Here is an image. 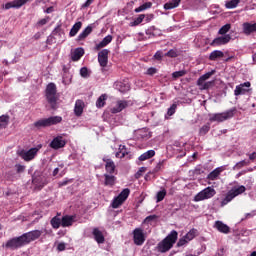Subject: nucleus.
I'll use <instances>...</instances> for the list:
<instances>
[{
    "label": "nucleus",
    "instance_id": "obj_1",
    "mask_svg": "<svg viewBox=\"0 0 256 256\" xmlns=\"http://www.w3.org/2000/svg\"><path fill=\"white\" fill-rule=\"evenodd\" d=\"M177 237H179V234L177 231L172 230L169 235L166 236L165 239H163L158 245L157 250L160 253H167V251H170V249H173V245L177 243Z\"/></svg>",
    "mask_w": 256,
    "mask_h": 256
},
{
    "label": "nucleus",
    "instance_id": "obj_2",
    "mask_svg": "<svg viewBox=\"0 0 256 256\" xmlns=\"http://www.w3.org/2000/svg\"><path fill=\"white\" fill-rule=\"evenodd\" d=\"M237 112L236 108H232L225 112L214 113L209 115V121L216 123H223V121H227L229 119H233L235 117V113Z\"/></svg>",
    "mask_w": 256,
    "mask_h": 256
},
{
    "label": "nucleus",
    "instance_id": "obj_3",
    "mask_svg": "<svg viewBox=\"0 0 256 256\" xmlns=\"http://www.w3.org/2000/svg\"><path fill=\"white\" fill-rule=\"evenodd\" d=\"M43 148V145L39 144L36 147L30 148V149H22L18 151L19 157L23 159V161H26V163H29V161H33L39 155V151Z\"/></svg>",
    "mask_w": 256,
    "mask_h": 256
},
{
    "label": "nucleus",
    "instance_id": "obj_4",
    "mask_svg": "<svg viewBox=\"0 0 256 256\" xmlns=\"http://www.w3.org/2000/svg\"><path fill=\"white\" fill-rule=\"evenodd\" d=\"M215 195H217V191H215V188L208 186L202 191L198 192L194 196L193 201H195V203H199L200 201H207V199H213Z\"/></svg>",
    "mask_w": 256,
    "mask_h": 256
},
{
    "label": "nucleus",
    "instance_id": "obj_5",
    "mask_svg": "<svg viewBox=\"0 0 256 256\" xmlns=\"http://www.w3.org/2000/svg\"><path fill=\"white\" fill-rule=\"evenodd\" d=\"M247 191V188L245 186L241 185L238 187H233L226 195V197L221 201V207H225L228 203H231L235 197H238V195H242V193H245Z\"/></svg>",
    "mask_w": 256,
    "mask_h": 256
},
{
    "label": "nucleus",
    "instance_id": "obj_6",
    "mask_svg": "<svg viewBox=\"0 0 256 256\" xmlns=\"http://www.w3.org/2000/svg\"><path fill=\"white\" fill-rule=\"evenodd\" d=\"M130 194L131 190H129V188L123 189L118 196L113 198L110 207H112V209H119V207H121V205L127 201Z\"/></svg>",
    "mask_w": 256,
    "mask_h": 256
},
{
    "label": "nucleus",
    "instance_id": "obj_7",
    "mask_svg": "<svg viewBox=\"0 0 256 256\" xmlns=\"http://www.w3.org/2000/svg\"><path fill=\"white\" fill-rule=\"evenodd\" d=\"M211 75H213V72H208L199 77V79L197 80V85H198L200 91H205L207 89H211V87H213L215 85V81L207 82V79H210Z\"/></svg>",
    "mask_w": 256,
    "mask_h": 256
},
{
    "label": "nucleus",
    "instance_id": "obj_8",
    "mask_svg": "<svg viewBox=\"0 0 256 256\" xmlns=\"http://www.w3.org/2000/svg\"><path fill=\"white\" fill-rule=\"evenodd\" d=\"M46 99L52 107H55V105H57V86H55V84L50 83L47 85Z\"/></svg>",
    "mask_w": 256,
    "mask_h": 256
},
{
    "label": "nucleus",
    "instance_id": "obj_9",
    "mask_svg": "<svg viewBox=\"0 0 256 256\" xmlns=\"http://www.w3.org/2000/svg\"><path fill=\"white\" fill-rule=\"evenodd\" d=\"M145 239H147V236H145L143 228H135L133 230V241L135 245L141 247L145 243Z\"/></svg>",
    "mask_w": 256,
    "mask_h": 256
},
{
    "label": "nucleus",
    "instance_id": "obj_10",
    "mask_svg": "<svg viewBox=\"0 0 256 256\" xmlns=\"http://www.w3.org/2000/svg\"><path fill=\"white\" fill-rule=\"evenodd\" d=\"M129 107V102L126 100H117L115 102H112L110 105V112L113 114L121 113L124 109H127Z\"/></svg>",
    "mask_w": 256,
    "mask_h": 256
},
{
    "label": "nucleus",
    "instance_id": "obj_11",
    "mask_svg": "<svg viewBox=\"0 0 256 256\" xmlns=\"http://www.w3.org/2000/svg\"><path fill=\"white\" fill-rule=\"evenodd\" d=\"M23 245H25V240L23 239V236H19L8 240L4 247L6 249H17L23 247Z\"/></svg>",
    "mask_w": 256,
    "mask_h": 256
},
{
    "label": "nucleus",
    "instance_id": "obj_12",
    "mask_svg": "<svg viewBox=\"0 0 256 256\" xmlns=\"http://www.w3.org/2000/svg\"><path fill=\"white\" fill-rule=\"evenodd\" d=\"M41 235H43V232L41 230H33L23 234L22 238L24 239L25 245H27V243H31V241L39 239Z\"/></svg>",
    "mask_w": 256,
    "mask_h": 256
},
{
    "label": "nucleus",
    "instance_id": "obj_13",
    "mask_svg": "<svg viewBox=\"0 0 256 256\" xmlns=\"http://www.w3.org/2000/svg\"><path fill=\"white\" fill-rule=\"evenodd\" d=\"M251 91V82H244L236 86L234 90L235 97H239V95H247Z\"/></svg>",
    "mask_w": 256,
    "mask_h": 256
},
{
    "label": "nucleus",
    "instance_id": "obj_14",
    "mask_svg": "<svg viewBox=\"0 0 256 256\" xmlns=\"http://www.w3.org/2000/svg\"><path fill=\"white\" fill-rule=\"evenodd\" d=\"M194 237H197V229H191L184 237L180 238L177 246L183 247V245H187L189 241H193Z\"/></svg>",
    "mask_w": 256,
    "mask_h": 256
},
{
    "label": "nucleus",
    "instance_id": "obj_15",
    "mask_svg": "<svg viewBox=\"0 0 256 256\" xmlns=\"http://www.w3.org/2000/svg\"><path fill=\"white\" fill-rule=\"evenodd\" d=\"M33 0H13L11 2L6 3L3 6V9L9 10V9H21L23 5H27V3L31 2Z\"/></svg>",
    "mask_w": 256,
    "mask_h": 256
},
{
    "label": "nucleus",
    "instance_id": "obj_16",
    "mask_svg": "<svg viewBox=\"0 0 256 256\" xmlns=\"http://www.w3.org/2000/svg\"><path fill=\"white\" fill-rule=\"evenodd\" d=\"M67 145V141L63 138V136H56L53 138V140L50 142L51 149H63Z\"/></svg>",
    "mask_w": 256,
    "mask_h": 256
},
{
    "label": "nucleus",
    "instance_id": "obj_17",
    "mask_svg": "<svg viewBox=\"0 0 256 256\" xmlns=\"http://www.w3.org/2000/svg\"><path fill=\"white\" fill-rule=\"evenodd\" d=\"M98 63L100 67H107L109 63V50L103 49L98 53Z\"/></svg>",
    "mask_w": 256,
    "mask_h": 256
},
{
    "label": "nucleus",
    "instance_id": "obj_18",
    "mask_svg": "<svg viewBox=\"0 0 256 256\" xmlns=\"http://www.w3.org/2000/svg\"><path fill=\"white\" fill-rule=\"evenodd\" d=\"M114 89L120 91V93H127L131 89V86L127 81H117L114 83Z\"/></svg>",
    "mask_w": 256,
    "mask_h": 256
},
{
    "label": "nucleus",
    "instance_id": "obj_19",
    "mask_svg": "<svg viewBox=\"0 0 256 256\" xmlns=\"http://www.w3.org/2000/svg\"><path fill=\"white\" fill-rule=\"evenodd\" d=\"M214 229H217L219 233H224L225 235H227L231 231V228H229L227 224L219 220L214 223Z\"/></svg>",
    "mask_w": 256,
    "mask_h": 256
},
{
    "label": "nucleus",
    "instance_id": "obj_20",
    "mask_svg": "<svg viewBox=\"0 0 256 256\" xmlns=\"http://www.w3.org/2000/svg\"><path fill=\"white\" fill-rule=\"evenodd\" d=\"M83 109H85V102L82 100H76L74 106V114L76 117H81V115H83Z\"/></svg>",
    "mask_w": 256,
    "mask_h": 256
},
{
    "label": "nucleus",
    "instance_id": "obj_21",
    "mask_svg": "<svg viewBox=\"0 0 256 256\" xmlns=\"http://www.w3.org/2000/svg\"><path fill=\"white\" fill-rule=\"evenodd\" d=\"M75 219H76L75 215L63 216L61 219V226L62 227H71V225H73V222L75 221Z\"/></svg>",
    "mask_w": 256,
    "mask_h": 256
},
{
    "label": "nucleus",
    "instance_id": "obj_22",
    "mask_svg": "<svg viewBox=\"0 0 256 256\" xmlns=\"http://www.w3.org/2000/svg\"><path fill=\"white\" fill-rule=\"evenodd\" d=\"M136 137L137 139H141L142 141H147V139H151V132L143 128L136 131Z\"/></svg>",
    "mask_w": 256,
    "mask_h": 256
},
{
    "label": "nucleus",
    "instance_id": "obj_23",
    "mask_svg": "<svg viewBox=\"0 0 256 256\" xmlns=\"http://www.w3.org/2000/svg\"><path fill=\"white\" fill-rule=\"evenodd\" d=\"M231 41V35L227 34L218 38H215L212 45H227Z\"/></svg>",
    "mask_w": 256,
    "mask_h": 256
},
{
    "label": "nucleus",
    "instance_id": "obj_24",
    "mask_svg": "<svg viewBox=\"0 0 256 256\" xmlns=\"http://www.w3.org/2000/svg\"><path fill=\"white\" fill-rule=\"evenodd\" d=\"M243 33L245 35H251V33H256V23L251 24L249 22H245L243 25Z\"/></svg>",
    "mask_w": 256,
    "mask_h": 256
},
{
    "label": "nucleus",
    "instance_id": "obj_25",
    "mask_svg": "<svg viewBox=\"0 0 256 256\" xmlns=\"http://www.w3.org/2000/svg\"><path fill=\"white\" fill-rule=\"evenodd\" d=\"M103 162L106 163L105 169L107 173H109L110 175H113V173H115V162H113V160L109 158H103Z\"/></svg>",
    "mask_w": 256,
    "mask_h": 256
},
{
    "label": "nucleus",
    "instance_id": "obj_26",
    "mask_svg": "<svg viewBox=\"0 0 256 256\" xmlns=\"http://www.w3.org/2000/svg\"><path fill=\"white\" fill-rule=\"evenodd\" d=\"M111 41H113V36L107 35L106 37L103 38V40L100 43L96 44L95 46L96 51L103 49V47H107V45H109Z\"/></svg>",
    "mask_w": 256,
    "mask_h": 256
},
{
    "label": "nucleus",
    "instance_id": "obj_27",
    "mask_svg": "<svg viewBox=\"0 0 256 256\" xmlns=\"http://www.w3.org/2000/svg\"><path fill=\"white\" fill-rule=\"evenodd\" d=\"M92 234L98 244L105 243V236H103V232H101L98 228H94Z\"/></svg>",
    "mask_w": 256,
    "mask_h": 256
},
{
    "label": "nucleus",
    "instance_id": "obj_28",
    "mask_svg": "<svg viewBox=\"0 0 256 256\" xmlns=\"http://www.w3.org/2000/svg\"><path fill=\"white\" fill-rule=\"evenodd\" d=\"M85 55V50L83 48H76L72 53H71V59L72 61H79L81 57Z\"/></svg>",
    "mask_w": 256,
    "mask_h": 256
},
{
    "label": "nucleus",
    "instance_id": "obj_29",
    "mask_svg": "<svg viewBox=\"0 0 256 256\" xmlns=\"http://www.w3.org/2000/svg\"><path fill=\"white\" fill-rule=\"evenodd\" d=\"M93 32V26L88 25L79 35H78V41H83V39H87L89 35Z\"/></svg>",
    "mask_w": 256,
    "mask_h": 256
},
{
    "label": "nucleus",
    "instance_id": "obj_30",
    "mask_svg": "<svg viewBox=\"0 0 256 256\" xmlns=\"http://www.w3.org/2000/svg\"><path fill=\"white\" fill-rule=\"evenodd\" d=\"M105 180H104V185L106 187H113L115 185V182L117 181V178L111 174H104Z\"/></svg>",
    "mask_w": 256,
    "mask_h": 256
},
{
    "label": "nucleus",
    "instance_id": "obj_31",
    "mask_svg": "<svg viewBox=\"0 0 256 256\" xmlns=\"http://www.w3.org/2000/svg\"><path fill=\"white\" fill-rule=\"evenodd\" d=\"M180 4H181V0H170L164 4V9L166 11H169L171 9H176V7H179Z\"/></svg>",
    "mask_w": 256,
    "mask_h": 256
},
{
    "label": "nucleus",
    "instance_id": "obj_32",
    "mask_svg": "<svg viewBox=\"0 0 256 256\" xmlns=\"http://www.w3.org/2000/svg\"><path fill=\"white\" fill-rule=\"evenodd\" d=\"M48 127H51V125H57L58 123H61L63 121V118L61 116H51L49 118H46Z\"/></svg>",
    "mask_w": 256,
    "mask_h": 256
},
{
    "label": "nucleus",
    "instance_id": "obj_33",
    "mask_svg": "<svg viewBox=\"0 0 256 256\" xmlns=\"http://www.w3.org/2000/svg\"><path fill=\"white\" fill-rule=\"evenodd\" d=\"M81 27H83V23L76 22L69 32L70 37H75V35H77V33H79V31L81 30Z\"/></svg>",
    "mask_w": 256,
    "mask_h": 256
},
{
    "label": "nucleus",
    "instance_id": "obj_34",
    "mask_svg": "<svg viewBox=\"0 0 256 256\" xmlns=\"http://www.w3.org/2000/svg\"><path fill=\"white\" fill-rule=\"evenodd\" d=\"M155 157V150H148L139 156V161H147V159H151Z\"/></svg>",
    "mask_w": 256,
    "mask_h": 256
},
{
    "label": "nucleus",
    "instance_id": "obj_35",
    "mask_svg": "<svg viewBox=\"0 0 256 256\" xmlns=\"http://www.w3.org/2000/svg\"><path fill=\"white\" fill-rule=\"evenodd\" d=\"M222 171H223V167H218V168L214 169L208 175V179H210V181H215L217 179V177H219V175H221Z\"/></svg>",
    "mask_w": 256,
    "mask_h": 256
},
{
    "label": "nucleus",
    "instance_id": "obj_36",
    "mask_svg": "<svg viewBox=\"0 0 256 256\" xmlns=\"http://www.w3.org/2000/svg\"><path fill=\"white\" fill-rule=\"evenodd\" d=\"M107 101V94H102L96 101V107L98 109H101L102 107H105V103Z\"/></svg>",
    "mask_w": 256,
    "mask_h": 256
},
{
    "label": "nucleus",
    "instance_id": "obj_37",
    "mask_svg": "<svg viewBox=\"0 0 256 256\" xmlns=\"http://www.w3.org/2000/svg\"><path fill=\"white\" fill-rule=\"evenodd\" d=\"M223 51L221 50H214L210 53L209 59L210 61H216V59H221L223 57Z\"/></svg>",
    "mask_w": 256,
    "mask_h": 256
},
{
    "label": "nucleus",
    "instance_id": "obj_38",
    "mask_svg": "<svg viewBox=\"0 0 256 256\" xmlns=\"http://www.w3.org/2000/svg\"><path fill=\"white\" fill-rule=\"evenodd\" d=\"M9 125V115L0 116V129H6Z\"/></svg>",
    "mask_w": 256,
    "mask_h": 256
},
{
    "label": "nucleus",
    "instance_id": "obj_39",
    "mask_svg": "<svg viewBox=\"0 0 256 256\" xmlns=\"http://www.w3.org/2000/svg\"><path fill=\"white\" fill-rule=\"evenodd\" d=\"M153 7V3L151 2H146L139 6L138 8H135V13H141V11H146V9H151Z\"/></svg>",
    "mask_w": 256,
    "mask_h": 256
},
{
    "label": "nucleus",
    "instance_id": "obj_40",
    "mask_svg": "<svg viewBox=\"0 0 256 256\" xmlns=\"http://www.w3.org/2000/svg\"><path fill=\"white\" fill-rule=\"evenodd\" d=\"M34 127L37 129H41V127H49V124L47 122V118L40 119L34 123Z\"/></svg>",
    "mask_w": 256,
    "mask_h": 256
},
{
    "label": "nucleus",
    "instance_id": "obj_41",
    "mask_svg": "<svg viewBox=\"0 0 256 256\" xmlns=\"http://www.w3.org/2000/svg\"><path fill=\"white\" fill-rule=\"evenodd\" d=\"M50 224L52 225L53 229H59V227H61V218L57 216L53 217Z\"/></svg>",
    "mask_w": 256,
    "mask_h": 256
},
{
    "label": "nucleus",
    "instance_id": "obj_42",
    "mask_svg": "<svg viewBox=\"0 0 256 256\" xmlns=\"http://www.w3.org/2000/svg\"><path fill=\"white\" fill-rule=\"evenodd\" d=\"M167 195V190L162 189L156 194V202L161 203L165 199V196Z\"/></svg>",
    "mask_w": 256,
    "mask_h": 256
},
{
    "label": "nucleus",
    "instance_id": "obj_43",
    "mask_svg": "<svg viewBox=\"0 0 256 256\" xmlns=\"http://www.w3.org/2000/svg\"><path fill=\"white\" fill-rule=\"evenodd\" d=\"M239 3H241V0H230L226 2L225 7L226 9H235Z\"/></svg>",
    "mask_w": 256,
    "mask_h": 256
},
{
    "label": "nucleus",
    "instance_id": "obj_44",
    "mask_svg": "<svg viewBox=\"0 0 256 256\" xmlns=\"http://www.w3.org/2000/svg\"><path fill=\"white\" fill-rule=\"evenodd\" d=\"M143 19H145V14H140L138 18L130 23V27H137V25H141V23H143Z\"/></svg>",
    "mask_w": 256,
    "mask_h": 256
},
{
    "label": "nucleus",
    "instance_id": "obj_45",
    "mask_svg": "<svg viewBox=\"0 0 256 256\" xmlns=\"http://www.w3.org/2000/svg\"><path fill=\"white\" fill-rule=\"evenodd\" d=\"M247 165H249V161L242 160V161L237 162V163L235 164V166L233 167V170H234V171H237V170L242 169V167H245V166H247Z\"/></svg>",
    "mask_w": 256,
    "mask_h": 256
},
{
    "label": "nucleus",
    "instance_id": "obj_46",
    "mask_svg": "<svg viewBox=\"0 0 256 256\" xmlns=\"http://www.w3.org/2000/svg\"><path fill=\"white\" fill-rule=\"evenodd\" d=\"M230 29H231V24H225L220 28L219 35H226L227 33H229Z\"/></svg>",
    "mask_w": 256,
    "mask_h": 256
},
{
    "label": "nucleus",
    "instance_id": "obj_47",
    "mask_svg": "<svg viewBox=\"0 0 256 256\" xmlns=\"http://www.w3.org/2000/svg\"><path fill=\"white\" fill-rule=\"evenodd\" d=\"M120 151L116 153V157L118 159H123V157H125V155L127 154V150H125V146H120Z\"/></svg>",
    "mask_w": 256,
    "mask_h": 256
},
{
    "label": "nucleus",
    "instance_id": "obj_48",
    "mask_svg": "<svg viewBox=\"0 0 256 256\" xmlns=\"http://www.w3.org/2000/svg\"><path fill=\"white\" fill-rule=\"evenodd\" d=\"M186 73L187 72L185 70L176 71L172 74V77L173 79H179V77H183Z\"/></svg>",
    "mask_w": 256,
    "mask_h": 256
},
{
    "label": "nucleus",
    "instance_id": "obj_49",
    "mask_svg": "<svg viewBox=\"0 0 256 256\" xmlns=\"http://www.w3.org/2000/svg\"><path fill=\"white\" fill-rule=\"evenodd\" d=\"M51 18H49V16H46L45 18L39 20L36 24V26L38 27H43V25H47L48 21H50Z\"/></svg>",
    "mask_w": 256,
    "mask_h": 256
},
{
    "label": "nucleus",
    "instance_id": "obj_50",
    "mask_svg": "<svg viewBox=\"0 0 256 256\" xmlns=\"http://www.w3.org/2000/svg\"><path fill=\"white\" fill-rule=\"evenodd\" d=\"M211 129L210 125H204L200 128V135H207V133H209V130Z\"/></svg>",
    "mask_w": 256,
    "mask_h": 256
},
{
    "label": "nucleus",
    "instance_id": "obj_51",
    "mask_svg": "<svg viewBox=\"0 0 256 256\" xmlns=\"http://www.w3.org/2000/svg\"><path fill=\"white\" fill-rule=\"evenodd\" d=\"M155 219H157V216L155 215H150L148 217H146L143 221V225H149L151 223V221H155Z\"/></svg>",
    "mask_w": 256,
    "mask_h": 256
},
{
    "label": "nucleus",
    "instance_id": "obj_52",
    "mask_svg": "<svg viewBox=\"0 0 256 256\" xmlns=\"http://www.w3.org/2000/svg\"><path fill=\"white\" fill-rule=\"evenodd\" d=\"M80 75L81 77H84V79H87V77H89V69H87V67H82L80 69Z\"/></svg>",
    "mask_w": 256,
    "mask_h": 256
},
{
    "label": "nucleus",
    "instance_id": "obj_53",
    "mask_svg": "<svg viewBox=\"0 0 256 256\" xmlns=\"http://www.w3.org/2000/svg\"><path fill=\"white\" fill-rule=\"evenodd\" d=\"M178 55L179 52L177 51V49H171L165 54L166 57H177Z\"/></svg>",
    "mask_w": 256,
    "mask_h": 256
},
{
    "label": "nucleus",
    "instance_id": "obj_54",
    "mask_svg": "<svg viewBox=\"0 0 256 256\" xmlns=\"http://www.w3.org/2000/svg\"><path fill=\"white\" fill-rule=\"evenodd\" d=\"M175 111H177V104H172L167 113L171 117L172 115H175Z\"/></svg>",
    "mask_w": 256,
    "mask_h": 256
},
{
    "label": "nucleus",
    "instance_id": "obj_55",
    "mask_svg": "<svg viewBox=\"0 0 256 256\" xmlns=\"http://www.w3.org/2000/svg\"><path fill=\"white\" fill-rule=\"evenodd\" d=\"M16 173H25V165L16 164L15 166Z\"/></svg>",
    "mask_w": 256,
    "mask_h": 256
},
{
    "label": "nucleus",
    "instance_id": "obj_56",
    "mask_svg": "<svg viewBox=\"0 0 256 256\" xmlns=\"http://www.w3.org/2000/svg\"><path fill=\"white\" fill-rule=\"evenodd\" d=\"M53 35H59L60 37H65V32H63V30H61L60 27H57L54 29Z\"/></svg>",
    "mask_w": 256,
    "mask_h": 256
},
{
    "label": "nucleus",
    "instance_id": "obj_57",
    "mask_svg": "<svg viewBox=\"0 0 256 256\" xmlns=\"http://www.w3.org/2000/svg\"><path fill=\"white\" fill-rule=\"evenodd\" d=\"M156 73H157V68H155V67H150L146 71V75H150V76H153Z\"/></svg>",
    "mask_w": 256,
    "mask_h": 256
},
{
    "label": "nucleus",
    "instance_id": "obj_58",
    "mask_svg": "<svg viewBox=\"0 0 256 256\" xmlns=\"http://www.w3.org/2000/svg\"><path fill=\"white\" fill-rule=\"evenodd\" d=\"M65 248H66L65 242H60V243L58 244V246H57V249H58L59 251H65Z\"/></svg>",
    "mask_w": 256,
    "mask_h": 256
},
{
    "label": "nucleus",
    "instance_id": "obj_59",
    "mask_svg": "<svg viewBox=\"0 0 256 256\" xmlns=\"http://www.w3.org/2000/svg\"><path fill=\"white\" fill-rule=\"evenodd\" d=\"M154 58L160 61V59H163V53L161 51H157L154 55Z\"/></svg>",
    "mask_w": 256,
    "mask_h": 256
},
{
    "label": "nucleus",
    "instance_id": "obj_60",
    "mask_svg": "<svg viewBox=\"0 0 256 256\" xmlns=\"http://www.w3.org/2000/svg\"><path fill=\"white\" fill-rule=\"evenodd\" d=\"M94 0H86V2L84 4H82V9H87V7H89Z\"/></svg>",
    "mask_w": 256,
    "mask_h": 256
},
{
    "label": "nucleus",
    "instance_id": "obj_61",
    "mask_svg": "<svg viewBox=\"0 0 256 256\" xmlns=\"http://www.w3.org/2000/svg\"><path fill=\"white\" fill-rule=\"evenodd\" d=\"M146 171H147V168L141 167V168L138 170V172H137L136 175L139 177V176L143 175V173H145Z\"/></svg>",
    "mask_w": 256,
    "mask_h": 256
},
{
    "label": "nucleus",
    "instance_id": "obj_62",
    "mask_svg": "<svg viewBox=\"0 0 256 256\" xmlns=\"http://www.w3.org/2000/svg\"><path fill=\"white\" fill-rule=\"evenodd\" d=\"M250 161H254L256 159V152H253L252 154L249 155Z\"/></svg>",
    "mask_w": 256,
    "mask_h": 256
},
{
    "label": "nucleus",
    "instance_id": "obj_63",
    "mask_svg": "<svg viewBox=\"0 0 256 256\" xmlns=\"http://www.w3.org/2000/svg\"><path fill=\"white\" fill-rule=\"evenodd\" d=\"M53 11H54V9H53V6H51V7H48L45 11H44V13H53Z\"/></svg>",
    "mask_w": 256,
    "mask_h": 256
},
{
    "label": "nucleus",
    "instance_id": "obj_64",
    "mask_svg": "<svg viewBox=\"0 0 256 256\" xmlns=\"http://www.w3.org/2000/svg\"><path fill=\"white\" fill-rule=\"evenodd\" d=\"M251 217H255V212L246 214V219H251Z\"/></svg>",
    "mask_w": 256,
    "mask_h": 256
}]
</instances>
